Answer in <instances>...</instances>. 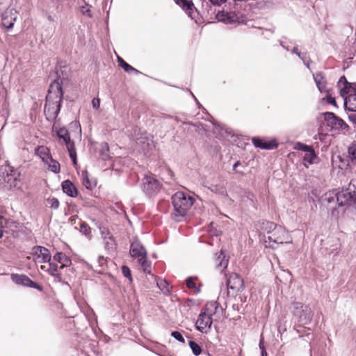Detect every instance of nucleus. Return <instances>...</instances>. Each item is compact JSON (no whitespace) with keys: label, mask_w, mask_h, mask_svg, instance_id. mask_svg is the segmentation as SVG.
<instances>
[{"label":"nucleus","mask_w":356,"mask_h":356,"mask_svg":"<svg viewBox=\"0 0 356 356\" xmlns=\"http://www.w3.org/2000/svg\"><path fill=\"white\" fill-rule=\"evenodd\" d=\"M63 95L61 83L58 80L53 81L48 90L44 108V113L48 121L51 122L56 118L60 111Z\"/></svg>","instance_id":"obj_1"},{"label":"nucleus","mask_w":356,"mask_h":356,"mask_svg":"<svg viewBox=\"0 0 356 356\" xmlns=\"http://www.w3.org/2000/svg\"><path fill=\"white\" fill-rule=\"evenodd\" d=\"M222 308L216 301L208 302L202 309L195 323L196 329L202 333H207L212 323L220 318Z\"/></svg>","instance_id":"obj_2"},{"label":"nucleus","mask_w":356,"mask_h":356,"mask_svg":"<svg viewBox=\"0 0 356 356\" xmlns=\"http://www.w3.org/2000/svg\"><path fill=\"white\" fill-rule=\"evenodd\" d=\"M266 228L270 230L268 232L266 242L268 241L269 245L272 248H275L274 244L292 243L291 237L284 227L267 222Z\"/></svg>","instance_id":"obj_3"},{"label":"nucleus","mask_w":356,"mask_h":356,"mask_svg":"<svg viewBox=\"0 0 356 356\" xmlns=\"http://www.w3.org/2000/svg\"><path fill=\"white\" fill-rule=\"evenodd\" d=\"M174 207L175 220L179 221V218L185 216L193 204V198L183 192H177L172 197Z\"/></svg>","instance_id":"obj_4"},{"label":"nucleus","mask_w":356,"mask_h":356,"mask_svg":"<svg viewBox=\"0 0 356 356\" xmlns=\"http://www.w3.org/2000/svg\"><path fill=\"white\" fill-rule=\"evenodd\" d=\"M19 173L13 170L10 166H1L0 168V184H4V187L8 189L19 188L21 180L19 179Z\"/></svg>","instance_id":"obj_5"},{"label":"nucleus","mask_w":356,"mask_h":356,"mask_svg":"<svg viewBox=\"0 0 356 356\" xmlns=\"http://www.w3.org/2000/svg\"><path fill=\"white\" fill-rule=\"evenodd\" d=\"M53 131H56L57 136L60 140L65 144L68 150L69 154L74 164H76V153L74 142L71 141L70 136L68 131L63 127L57 129L55 126L53 127Z\"/></svg>","instance_id":"obj_6"},{"label":"nucleus","mask_w":356,"mask_h":356,"mask_svg":"<svg viewBox=\"0 0 356 356\" xmlns=\"http://www.w3.org/2000/svg\"><path fill=\"white\" fill-rule=\"evenodd\" d=\"M294 315L299 318L301 324L306 325L311 322L313 318V312L308 305H302L301 302L293 304Z\"/></svg>","instance_id":"obj_7"},{"label":"nucleus","mask_w":356,"mask_h":356,"mask_svg":"<svg viewBox=\"0 0 356 356\" xmlns=\"http://www.w3.org/2000/svg\"><path fill=\"white\" fill-rule=\"evenodd\" d=\"M31 255L33 261L36 264H47L51 260V255L49 250L45 247L35 245L32 248Z\"/></svg>","instance_id":"obj_8"},{"label":"nucleus","mask_w":356,"mask_h":356,"mask_svg":"<svg viewBox=\"0 0 356 356\" xmlns=\"http://www.w3.org/2000/svg\"><path fill=\"white\" fill-rule=\"evenodd\" d=\"M324 119L327 124L332 129L345 130L348 129V125L341 118L336 116L333 113L326 112L324 113Z\"/></svg>","instance_id":"obj_9"},{"label":"nucleus","mask_w":356,"mask_h":356,"mask_svg":"<svg viewBox=\"0 0 356 356\" xmlns=\"http://www.w3.org/2000/svg\"><path fill=\"white\" fill-rule=\"evenodd\" d=\"M143 189L146 193L152 195L159 191L160 184L153 175H145L143 179Z\"/></svg>","instance_id":"obj_10"},{"label":"nucleus","mask_w":356,"mask_h":356,"mask_svg":"<svg viewBox=\"0 0 356 356\" xmlns=\"http://www.w3.org/2000/svg\"><path fill=\"white\" fill-rule=\"evenodd\" d=\"M337 87L339 90L340 95L345 100V98L348 97L350 93H353L356 90V83L348 82L346 77L342 76L337 83Z\"/></svg>","instance_id":"obj_11"},{"label":"nucleus","mask_w":356,"mask_h":356,"mask_svg":"<svg viewBox=\"0 0 356 356\" xmlns=\"http://www.w3.org/2000/svg\"><path fill=\"white\" fill-rule=\"evenodd\" d=\"M11 278L12 280L17 284L36 289L40 291H42V287L40 285L32 281L28 276L25 275L12 274Z\"/></svg>","instance_id":"obj_12"},{"label":"nucleus","mask_w":356,"mask_h":356,"mask_svg":"<svg viewBox=\"0 0 356 356\" xmlns=\"http://www.w3.org/2000/svg\"><path fill=\"white\" fill-rule=\"evenodd\" d=\"M130 254L132 257L139 259H145L147 257V252L143 245L140 241L136 238L131 243Z\"/></svg>","instance_id":"obj_13"},{"label":"nucleus","mask_w":356,"mask_h":356,"mask_svg":"<svg viewBox=\"0 0 356 356\" xmlns=\"http://www.w3.org/2000/svg\"><path fill=\"white\" fill-rule=\"evenodd\" d=\"M244 286L243 280L236 273H232L227 280V287L234 292L241 291Z\"/></svg>","instance_id":"obj_14"},{"label":"nucleus","mask_w":356,"mask_h":356,"mask_svg":"<svg viewBox=\"0 0 356 356\" xmlns=\"http://www.w3.org/2000/svg\"><path fill=\"white\" fill-rule=\"evenodd\" d=\"M136 143L143 151H146L152 145L153 140L150 135L142 133L136 138Z\"/></svg>","instance_id":"obj_15"},{"label":"nucleus","mask_w":356,"mask_h":356,"mask_svg":"<svg viewBox=\"0 0 356 356\" xmlns=\"http://www.w3.org/2000/svg\"><path fill=\"white\" fill-rule=\"evenodd\" d=\"M336 197L337 201L340 206L349 204L352 202H354V200L351 196V192H350L348 188L338 193L336 195Z\"/></svg>","instance_id":"obj_16"},{"label":"nucleus","mask_w":356,"mask_h":356,"mask_svg":"<svg viewBox=\"0 0 356 356\" xmlns=\"http://www.w3.org/2000/svg\"><path fill=\"white\" fill-rule=\"evenodd\" d=\"M17 19L16 12L13 10L5 12L2 16V24L7 29H11Z\"/></svg>","instance_id":"obj_17"},{"label":"nucleus","mask_w":356,"mask_h":356,"mask_svg":"<svg viewBox=\"0 0 356 356\" xmlns=\"http://www.w3.org/2000/svg\"><path fill=\"white\" fill-rule=\"evenodd\" d=\"M252 140L256 147H259L261 149H271L277 147V146L275 140L266 141L259 138H253Z\"/></svg>","instance_id":"obj_18"},{"label":"nucleus","mask_w":356,"mask_h":356,"mask_svg":"<svg viewBox=\"0 0 356 356\" xmlns=\"http://www.w3.org/2000/svg\"><path fill=\"white\" fill-rule=\"evenodd\" d=\"M47 264H49V266H46L45 265H41L40 269L43 271H45L48 273L51 276L56 277L58 279L61 278V274L59 272L58 265L54 262H52L51 260L50 261L47 262Z\"/></svg>","instance_id":"obj_19"},{"label":"nucleus","mask_w":356,"mask_h":356,"mask_svg":"<svg viewBox=\"0 0 356 356\" xmlns=\"http://www.w3.org/2000/svg\"><path fill=\"white\" fill-rule=\"evenodd\" d=\"M53 259L60 264V269L68 267L72 264L71 259L65 253L61 252H56L54 255Z\"/></svg>","instance_id":"obj_20"},{"label":"nucleus","mask_w":356,"mask_h":356,"mask_svg":"<svg viewBox=\"0 0 356 356\" xmlns=\"http://www.w3.org/2000/svg\"><path fill=\"white\" fill-rule=\"evenodd\" d=\"M344 106L346 109L352 112H356V90L353 93H350L348 97L345 98Z\"/></svg>","instance_id":"obj_21"},{"label":"nucleus","mask_w":356,"mask_h":356,"mask_svg":"<svg viewBox=\"0 0 356 356\" xmlns=\"http://www.w3.org/2000/svg\"><path fill=\"white\" fill-rule=\"evenodd\" d=\"M63 191L65 193L70 197H76L77 195V190L74 185L69 180H65L62 183Z\"/></svg>","instance_id":"obj_22"},{"label":"nucleus","mask_w":356,"mask_h":356,"mask_svg":"<svg viewBox=\"0 0 356 356\" xmlns=\"http://www.w3.org/2000/svg\"><path fill=\"white\" fill-rule=\"evenodd\" d=\"M314 79L321 92H326L327 90L325 88V80L322 73L318 72L314 74Z\"/></svg>","instance_id":"obj_23"},{"label":"nucleus","mask_w":356,"mask_h":356,"mask_svg":"<svg viewBox=\"0 0 356 356\" xmlns=\"http://www.w3.org/2000/svg\"><path fill=\"white\" fill-rule=\"evenodd\" d=\"M36 154L42 159L43 162L47 161L51 157L50 150L45 146H39L35 150Z\"/></svg>","instance_id":"obj_24"},{"label":"nucleus","mask_w":356,"mask_h":356,"mask_svg":"<svg viewBox=\"0 0 356 356\" xmlns=\"http://www.w3.org/2000/svg\"><path fill=\"white\" fill-rule=\"evenodd\" d=\"M81 181L83 185L87 189H92L95 186V182L93 180L89 179L88 173L87 171H83L81 172Z\"/></svg>","instance_id":"obj_25"},{"label":"nucleus","mask_w":356,"mask_h":356,"mask_svg":"<svg viewBox=\"0 0 356 356\" xmlns=\"http://www.w3.org/2000/svg\"><path fill=\"white\" fill-rule=\"evenodd\" d=\"M316 155L315 154L314 150L311 148L308 152H305L303 156V161L305 162V165L307 167V163L312 164L315 162V159H316Z\"/></svg>","instance_id":"obj_26"},{"label":"nucleus","mask_w":356,"mask_h":356,"mask_svg":"<svg viewBox=\"0 0 356 356\" xmlns=\"http://www.w3.org/2000/svg\"><path fill=\"white\" fill-rule=\"evenodd\" d=\"M48 166L49 170L54 173H58L60 171V164L58 161L53 159L52 156L47 161L44 162Z\"/></svg>","instance_id":"obj_27"},{"label":"nucleus","mask_w":356,"mask_h":356,"mask_svg":"<svg viewBox=\"0 0 356 356\" xmlns=\"http://www.w3.org/2000/svg\"><path fill=\"white\" fill-rule=\"evenodd\" d=\"M209 189L212 192L218 193L220 195L225 196V197L228 196L226 188L221 184H212L209 187Z\"/></svg>","instance_id":"obj_28"},{"label":"nucleus","mask_w":356,"mask_h":356,"mask_svg":"<svg viewBox=\"0 0 356 356\" xmlns=\"http://www.w3.org/2000/svg\"><path fill=\"white\" fill-rule=\"evenodd\" d=\"M176 3L185 10L188 15L193 9V4L191 0H176Z\"/></svg>","instance_id":"obj_29"},{"label":"nucleus","mask_w":356,"mask_h":356,"mask_svg":"<svg viewBox=\"0 0 356 356\" xmlns=\"http://www.w3.org/2000/svg\"><path fill=\"white\" fill-rule=\"evenodd\" d=\"M118 62L119 65L127 72H135L137 74L139 73V72L136 69H135L134 67H133L132 66H131L130 65L127 63L122 58H120L119 56H118Z\"/></svg>","instance_id":"obj_30"},{"label":"nucleus","mask_w":356,"mask_h":356,"mask_svg":"<svg viewBox=\"0 0 356 356\" xmlns=\"http://www.w3.org/2000/svg\"><path fill=\"white\" fill-rule=\"evenodd\" d=\"M227 20L228 22H238L243 23L244 22V19L242 16H239L237 14H234V13H229L227 14Z\"/></svg>","instance_id":"obj_31"},{"label":"nucleus","mask_w":356,"mask_h":356,"mask_svg":"<svg viewBox=\"0 0 356 356\" xmlns=\"http://www.w3.org/2000/svg\"><path fill=\"white\" fill-rule=\"evenodd\" d=\"M348 156L350 161L356 163V143H353L349 147H348Z\"/></svg>","instance_id":"obj_32"},{"label":"nucleus","mask_w":356,"mask_h":356,"mask_svg":"<svg viewBox=\"0 0 356 356\" xmlns=\"http://www.w3.org/2000/svg\"><path fill=\"white\" fill-rule=\"evenodd\" d=\"M219 260V263L218 264V267L220 268L222 270L226 268L228 265V259L225 258V256L223 254L222 251H220V254L218 257V261Z\"/></svg>","instance_id":"obj_33"},{"label":"nucleus","mask_w":356,"mask_h":356,"mask_svg":"<svg viewBox=\"0 0 356 356\" xmlns=\"http://www.w3.org/2000/svg\"><path fill=\"white\" fill-rule=\"evenodd\" d=\"M139 263L140 264L141 268L143 272L147 273H150L151 272V265L150 262L147 260V257L145 259H139Z\"/></svg>","instance_id":"obj_34"},{"label":"nucleus","mask_w":356,"mask_h":356,"mask_svg":"<svg viewBox=\"0 0 356 356\" xmlns=\"http://www.w3.org/2000/svg\"><path fill=\"white\" fill-rule=\"evenodd\" d=\"M157 286L164 293H168L170 292V289L168 282L163 280H159L156 282Z\"/></svg>","instance_id":"obj_35"},{"label":"nucleus","mask_w":356,"mask_h":356,"mask_svg":"<svg viewBox=\"0 0 356 356\" xmlns=\"http://www.w3.org/2000/svg\"><path fill=\"white\" fill-rule=\"evenodd\" d=\"M189 346L191 347L193 354L196 356L200 355L202 352V348L196 342L193 341H189Z\"/></svg>","instance_id":"obj_36"},{"label":"nucleus","mask_w":356,"mask_h":356,"mask_svg":"<svg viewBox=\"0 0 356 356\" xmlns=\"http://www.w3.org/2000/svg\"><path fill=\"white\" fill-rule=\"evenodd\" d=\"M348 190L351 192V196L354 202H356V180H352L350 182Z\"/></svg>","instance_id":"obj_37"},{"label":"nucleus","mask_w":356,"mask_h":356,"mask_svg":"<svg viewBox=\"0 0 356 356\" xmlns=\"http://www.w3.org/2000/svg\"><path fill=\"white\" fill-rule=\"evenodd\" d=\"M325 92H326V96H325V97L323 98L322 100L326 101L327 103L333 105L335 107H337L335 98L332 96V95L330 93V91L327 90Z\"/></svg>","instance_id":"obj_38"},{"label":"nucleus","mask_w":356,"mask_h":356,"mask_svg":"<svg viewBox=\"0 0 356 356\" xmlns=\"http://www.w3.org/2000/svg\"><path fill=\"white\" fill-rule=\"evenodd\" d=\"M90 8L91 6H89L88 4L87 3H85V5L83 6H81L80 7V11L81 13L84 15H86L88 17H91L92 16V14H91V10H90Z\"/></svg>","instance_id":"obj_39"},{"label":"nucleus","mask_w":356,"mask_h":356,"mask_svg":"<svg viewBox=\"0 0 356 356\" xmlns=\"http://www.w3.org/2000/svg\"><path fill=\"white\" fill-rule=\"evenodd\" d=\"M47 203L49 207L53 209H57L59 207V201L56 197H51L47 199Z\"/></svg>","instance_id":"obj_40"},{"label":"nucleus","mask_w":356,"mask_h":356,"mask_svg":"<svg viewBox=\"0 0 356 356\" xmlns=\"http://www.w3.org/2000/svg\"><path fill=\"white\" fill-rule=\"evenodd\" d=\"M312 147L300 142L297 143L295 145V149L301 150L305 153L308 152Z\"/></svg>","instance_id":"obj_41"},{"label":"nucleus","mask_w":356,"mask_h":356,"mask_svg":"<svg viewBox=\"0 0 356 356\" xmlns=\"http://www.w3.org/2000/svg\"><path fill=\"white\" fill-rule=\"evenodd\" d=\"M186 286L190 289H194L196 293L199 292V289L196 288L195 284L191 277L186 280Z\"/></svg>","instance_id":"obj_42"},{"label":"nucleus","mask_w":356,"mask_h":356,"mask_svg":"<svg viewBox=\"0 0 356 356\" xmlns=\"http://www.w3.org/2000/svg\"><path fill=\"white\" fill-rule=\"evenodd\" d=\"M171 336L180 342L184 343L185 341L182 334L178 331L172 332Z\"/></svg>","instance_id":"obj_43"},{"label":"nucleus","mask_w":356,"mask_h":356,"mask_svg":"<svg viewBox=\"0 0 356 356\" xmlns=\"http://www.w3.org/2000/svg\"><path fill=\"white\" fill-rule=\"evenodd\" d=\"M122 273H123L124 276L129 278L130 280H131V270H130L129 268L124 266H122Z\"/></svg>","instance_id":"obj_44"},{"label":"nucleus","mask_w":356,"mask_h":356,"mask_svg":"<svg viewBox=\"0 0 356 356\" xmlns=\"http://www.w3.org/2000/svg\"><path fill=\"white\" fill-rule=\"evenodd\" d=\"M81 232L87 236L90 233V228L88 225L83 224L81 226Z\"/></svg>","instance_id":"obj_45"},{"label":"nucleus","mask_w":356,"mask_h":356,"mask_svg":"<svg viewBox=\"0 0 356 356\" xmlns=\"http://www.w3.org/2000/svg\"><path fill=\"white\" fill-rule=\"evenodd\" d=\"M92 104L94 108L98 109L100 106V101L98 98H94L92 101Z\"/></svg>","instance_id":"obj_46"},{"label":"nucleus","mask_w":356,"mask_h":356,"mask_svg":"<svg viewBox=\"0 0 356 356\" xmlns=\"http://www.w3.org/2000/svg\"><path fill=\"white\" fill-rule=\"evenodd\" d=\"M106 260L102 256H99L97 258V263L99 266H104L106 264Z\"/></svg>","instance_id":"obj_47"},{"label":"nucleus","mask_w":356,"mask_h":356,"mask_svg":"<svg viewBox=\"0 0 356 356\" xmlns=\"http://www.w3.org/2000/svg\"><path fill=\"white\" fill-rule=\"evenodd\" d=\"M259 348L261 350V356H267V353L266 351L265 347H264L261 340L260 341V343H259Z\"/></svg>","instance_id":"obj_48"},{"label":"nucleus","mask_w":356,"mask_h":356,"mask_svg":"<svg viewBox=\"0 0 356 356\" xmlns=\"http://www.w3.org/2000/svg\"><path fill=\"white\" fill-rule=\"evenodd\" d=\"M212 4L219 6L225 2L226 0H210Z\"/></svg>","instance_id":"obj_49"},{"label":"nucleus","mask_w":356,"mask_h":356,"mask_svg":"<svg viewBox=\"0 0 356 356\" xmlns=\"http://www.w3.org/2000/svg\"><path fill=\"white\" fill-rule=\"evenodd\" d=\"M300 59L303 61L304 64L307 66V68H309L310 60L307 59L305 56L300 57Z\"/></svg>","instance_id":"obj_50"},{"label":"nucleus","mask_w":356,"mask_h":356,"mask_svg":"<svg viewBox=\"0 0 356 356\" xmlns=\"http://www.w3.org/2000/svg\"><path fill=\"white\" fill-rule=\"evenodd\" d=\"M349 119L351 122L356 124V113H353L349 115Z\"/></svg>","instance_id":"obj_51"},{"label":"nucleus","mask_w":356,"mask_h":356,"mask_svg":"<svg viewBox=\"0 0 356 356\" xmlns=\"http://www.w3.org/2000/svg\"><path fill=\"white\" fill-rule=\"evenodd\" d=\"M293 54H296L300 58V57H302L303 56L301 55L300 52L298 51V47H294L293 49Z\"/></svg>","instance_id":"obj_52"},{"label":"nucleus","mask_w":356,"mask_h":356,"mask_svg":"<svg viewBox=\"0 0 356 356\" xmlns=\"http://www.w3.org/2000/svg\"><path fill=\"white\" fill-rule=\"evenodd\" d=\"M217 18H218V19L219 21H224V22L226 21V19L224 17V15L223 14L218 13L217 15Z\"/></svg>","instance_id":"obj_53"},{"label":"nucleus","mask_w":356,"mask_h":356,"mask_svg":"<svg viewBox=\"0 0 356 356\" xmlns=\"http://www.w3.org/2000/svg\"><path fill=\"white\" fill-rule=\"evenodd\" d=\"M240 161H236L233 165V169L235 170L238 165H240Z\"/></svg>","instance_id":"obj_54"},{"label":"nucleus","mask_w":356,"mask_h":356,"mask_svg":"<svg viewBox=\"0 0 356 356\" xmlns=\"http://www.w3.org/2000/svg\"><path fill=\"white\" fill-rule=\"evenodd\" d=\"M280 44L282 45V47L285 49L286 51H289V47H287V46H285L282 42H280Z\"/></svg>","instance_id":"obj_55"},{"label":"nucleus","mask_w":356,"mask_h":356,"mask_svg":"<svg viewBox=\"0 0 356 356\" xmlns=\"http://www.w3.org/2000/svg\"><path fill=\"white\" fill-rule=\"evenodd\" d=\"M2 236H3V232H2L1 229L0 228V238H1Z\"/></svg>","instance_id":"obj_56"},{"label":"nucleus","mask_w":356,"mask_h":356,"mask_svg":"<svg viewBox=\"0 0 356 356\" xmlns=\"http://www.w3.org/2000/svg\"><path fill=\"white\" fill-rule=\"evenodd\" d=\"M222 131H225V133L227 134V131L226 130H224L223 129L220 128Z\"/></svg>","instance_id":"obj_57"}]
</instances>
